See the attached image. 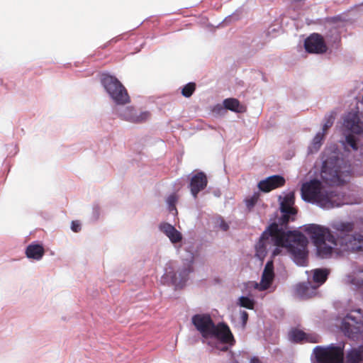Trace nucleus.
<instances>
[{
    "label": "nucleus",
    "instance_id": "1",
    "mask_svg": "<svg viewBox=\"0 0 363 363\" xmlns=\"http://www.w3.org/2000/svg\"><path fill=\"white\" fill-rule=\"evenodd\" d=\"M321 180L313 179L303 183L301 189L302 199L326 210L352 204L340 201L334 191L325 190L324 186L340 184L345 177L354 172L349 159H345L337 146L333 144L324 149L321 153Z\"/></svg>",
    "mask_w": 363,
    "mask_h": 363
},
{
    "label": "nucleus",
    "instance_id": "2",
    "mask_svg": "<svg viewBox=\"0 0 363 363\" xmlns=\"http://www.w3.org/2000/svg\"><path fill=\"white\" fill-rule=\"evenodd\" d=\"M268 246L273 245H287V249L291 253L294 262L298 266H305L307 262L306 247L308 240L301 232L297 230L288 231L286 233H281L274 238L268 239Z\"/></svg>",
    "mask_w": 363,
    "mask_h": 363
},
{
    "label": "nucleus",
    "instance_id": "3",
    "mask_svg": "<svg viewBox=\"0 0 363 363\" xmlns=\"http://www.w3.org/2000/svg\"><path fill=\"white\" fill-rule=\"evenodd\" d=\"M191 323L204 338H214L222 342H228L230 345L235 342L229 327L223 323L216 325L209 314L194 315Z\"/></svg>",
    "mask_w": 363,
    "mask_h": 363
},
{
    "label": "nucleus",
    "instance_id": "4",
    "mask_svg": "<svg viewBox=\"0 0 363 363\" xmlns=\"http://www.w3.org/2000/svg\"><path fill=\"white\" fill-rule=\"evenodd\" d=\"M182 265H179L177 262L169 261L164 268V273L161 277L163 284L173 286L175 288H183L189 278V274L193 272V263L194 260V253L189 252L186 258H183Z\"/></svg>",
    "mask_w": 363,
    "mask_h": 363
},
{
    "label": "nucleus",
    "instance_id": "5",
    "mask_svg": "<svg viewBox=\"0 0 363 363\" xmlns=\"http://www.w3.org/2000/svg\"><path fill=\"white\" fill-rule=\"evenodd\" d=\"M305 232L311 237L316 247V255L320 259L332 257L335 247L339 246L330 230V228L317 224L304 225Z\"/></svg>",
    "mask_w": 363,
    "mask_h": 363
},
{
    "label": "nucleus",
    "instance_id": "6",
    "mask_svg": "<svg viewBox=\"0 0 363 363\" xmlns=\"http://www.w3.org/2000/svg\"><path fill=\"white\" fill-rule=\"evenodd\" d=\"M343 127L345 131L344 138L340 140L345 152H357L359 148V141L351 133L359 134L363 131L360 119L357 114L349 113L343 120Z\"/></svg>",
    "mask_w": 363,
    "mask_h": 363
},
{
    "label": "nucleus",
    "instance_id": "7",
    "mask_svg": "<svg viewBox=\"0 0 363 363\" xmlns=\"http://www.w3.org/2000/svg\"><path fill=\"white\" fill-rule=\"evenodd\" d=\"M288 231H291V230L288 229V227L280 226L277 223H273L270 224L262 233L258 242L255 245L256 256L259 259H263L267 255L268 251L271 250L272 247H274V250L272 251V257H276L278 255H279L281 252L280 247H287V245H273L268 246L267 241H268V239H269V238H274V237H276L277 235L279 236L281 235V233H286V232Z\"/></svg>",
    "mask_w": 363,
    "mask_h": 363
},
{
    "label": "nucleus",
    "instance_id": "8",
    "mask_svg": "<svg viewBox=\"0 0 363 363\" xmlns=\"http://www.w3.org/2000/svg\"><path fill=\"white\" fill-rule=\"evenodd\" d=\"M101 83L109 97L116 105H124L130 101V97L125 87L113 75L103 73Z\"/></svg>",
    "mask_w": 363,
    "mask_h": 363
},
{
    "label": "nucleus",
    "instance_id": "9",
    "mask_svg": "<svg viewBox=\"0 0 363 363\" xmlns=\"http://www.w3.org/2000/svg\"><path fill=\"white\" fill-rule=\"evenodd\" d=\"M340 330L352 340H358L363 332V314L361 309L347 313L342 320Z\"/></svg>",
    "mask_w": 363,
    "mask_h": 363
},
{
    "label": "nucleus",
    "instance_id": "10",
    "mask_svg": "<svg viewBox=\"0 0 363 363\" xmlns=\"http://www.w3.org/2000/svg\"><path fill=\"white\" fill-rule=\"evenodd\" d=\"M344 345L331 344L325 347L316 346L311 355L312 363H342Z\"/></svg>",
    "mask_w": 363,
    "mask_h": 363
},
{
    "label": "nucleus",
    "instance_id": "11",
    "mask_svg": "<svg viewBox=\"0 0 363 363\" xmlns=\"http://www.w3.org/2000/svg\"><path fill=\"white\" fill-rule=\"evenodd\" d=\"M354 226L353 221L334 220L330 223V230L334 236L335 242L339 245L353 232Z\"/></svg>",
    "mask_w": 363,
    "mask_h": 363
},
{
    "label": "nucleus",
    "instance_id": "12",
    "mask_svg": "<svg viewBox=\"0 0 363 363\" xmlns=\"http://www.w3.org/2000/svg\"><path fill=\"white\" fill-rule=\"evenodd\" d=\"M294 203V195L293 193L286 194L280 202V211L282 213L281 217L278 220L280 226L288 227L291 216H295L296 210L293 208Z\"/></svg>",
    "mask_w": 363,
    "mask_h": 363
},
{
    "label": "nucleus",
    "instance_id": "13",
    "mask_svg": "<svg viewBox=\"0 0 363 363\" xmlns=\"http://www.w3.org/2000/svg\"><path fill=\"white\" fill-rule=\"evenodd\" d=\"M304 48L307 52L323 54L327 51V45L323 36L319 33H312L304 40Z\"/></svg>",
    "mask_w": 363,
    "mask_h": 363
},
{
    "label": "nucleus",
    "instance_id": "14",
    "mask_svg": "<svg viewBox=\"0 0 363 363\" xmlns=\"http://www.w3.org/2000/svg\"><path fill=\"white\" fill-rule=\"evenodd\" d=\"M190 182L189 188L191 196L194 199H197L198 194L203 191L208 184V179L206 174L203 172H198L189 174Z\"/></svg>",
    "mask_w": 363,
    "mask_h": 363
},
{
    "label": "nucleus",
    "instance_id": "15",
    "mask_svg": "<svg viewBox=\"0 0 363 363\" xmlns=\"http://www.w3.org/2000/svg\"><path fill=\"white\" fill-rule=\"evenodd\" d=\"M342 251H362L363 250V235L359 233L350 234L339 243Z\"/></svg>",
    "mask_w": 363,
    "mask_h": 363
},
{
    "label": "nucleus",
    "instance_id": "16",
    "mask_svg": "<svg viewBox=\"0 0 363 363\" xmlns=\"http://www.w3.org/2000/svg\"><path fill=\"white\" fill-rule=\"evenodd\" d=\"M274 277V263L272 260H269L263 270L261 281L256 284L255 288L259 291H265L270 288Z\"/></svg>",
    "mask_w": 363,
    "mask_h": 363
},
{
    "label": "nucleus",
    "instance_id": "17",
    "mask_svg": "<svg viewBox=\"0 0 363 363\" xmlns=\"http://www.w3.org/2000/svg\"><path fill=\"white\" fill-rule=\"evenodd\" d=\"M284 183V178L281 175L276 174L260 181L258 183V188L263 192H269L272 189L283 186Z\"/></svg>",
    "mask_w": 363,
    "mask_h": 363
},
{
    "label": "nucleus",
    "instance_id": "18",
    "mask_svg": "<svg viewBox=\"0 0 363 363\" xmlns=\"http://www.w3.org/2000/svg\"><path fill=\"white\" fill-rule=\"evenodd\" d=\"M159 230L169 238L173 245H177L183 239L182 234L174 225L168 223H161L159 225Z\"/></svg>",
    "mask_w": 363,
    "mask_h": 363
},
{
    "label": "nucleus",
    "instance_id": "19",
    "mask_svg": "<svg viewBox=\"0 0 363 363\" xmlns=\"http://www.w3.org/2000/svg\"><path fill=\"white\" fill-rule=\"evenodd\" d=\"M317 286L310 282H303L296 285V293L301 298H308L315 294Z\"/></svg>",
    "mask_w": 363,
    "mask_h": 363
},
{
    "label": "nucleus",
    "instance_id": "20",
    "mask_svg": "<svg viewBox=\"0 0 363 363\" xmlns=\"http://www.w3.org/2000/svg\"><path fill=\"white\" fill-rule=\"evenodd\" d=\"M45 254L43 246L39 243L33 242L26 249V255L28 258L35 260H40Z\"/></svg>",
    "mask_w": 363,
    "mask_h": 363
},
{
    "label": "nucleus",
    "instance_id": "21",
    "mask_svg": "<svg viewBox=\"0 0 363 363\" xmlns=\"http://www.w3.org/2000/svg\"><path fill=\"white\" fill-rule=\"evenodd\" d=\"M114 112L121 119L133 123L136 111L132 106H127L116 108Z\"/></svg>",
    "mask_w": 363,
    "mask_h": 363
},
{
    "label": "nucleus",
    "instance_id": "22",
    "mask_svg": "<svg viewBox=\"0 0 363 363\" xmlns=\"http://www.w3.org/2000/svg\"><path fill=\"white\" fill-rule=\"evenodd\" d=\"M325 39L328 45L337 48L341 39L340 33L336 27H333L326 33Z\"/></svg>",
    "mask_w": 363,
    "mask_h": 363
},
{
    "label": "nucleus",
    "instance_id": "23",
    "mask_svg": "<svg viewBox=\"0 0 363 363\" xmlns=\"http://www.w3.org/2000/svg\"><path fill=\"white\" fill-rule=\"evenodd\" d=\"M223 106L226 110H230L235 113H243L245 108L240 104V101L235 98H228L223 100Z\"/></svg>",
    "mask_w": 363,
    "mask_h": 363
},
{
    "label": "nucleus",
    "instance_id": "24",
    "mask_svg": "<svg viewBox=\"0 0 363 363\" xmlns=\"http://www.w3.org/2000/svg\"><path fill=\"white\" fill-rule=\"evenodd\" d=\"M347 363H363V346L352 348L347 352Z\"/></svg>",
    "mask_w": 363,
    "mask_h": 363
},
{
    "label": "nucleus",
    "instance_id": "25",
    "mask_svg": "<svg viewBox=\"0 0 363 363\" xmlns=\"http://www.w3.org/2000/svg\"><path fill=\"white\" fill-rule=\"evenodd\" d=\"M346 282L357 289L363 288V270L347 275Z\"/></svg>",
    "mask_w": 363,
    "mask_h": 363
},
{
    "label": "nucleus",
    "instance_id": "26",
    "mask_svg": "<svg viewBox=\"0 0 363 363\" xmlns=\"http://www.w3.org/2000/svg\"><path fill=\"white\" fill-rule=\"evenodd\" d=\"M328 271L325 269H315L313 271V280L315 286L318 288L325 283L328 276Z\"/></svg>",
    "mask_w": 363,
    "mask_h": 363
},
{
    "label": "nucleus",
    "instance_id": "27",
    "mask_svg": "<svg viewBox=\"0 0 363 363\" xmlns=\"http://www.w3.org/2000/svg\"><path fill=\"white\" fill-rule=\"evenodd\" d=\"M324 136V132H318L316 133L313 139L311 145L308 147V152L310 153L317 152L320 148Z\"/></svg>",
    "mask_w": 363,
    "mask_h": 363
},
{
    "label": "nucleus",
    "instance_id": "28",
    "mask_svg": "<svg viewBox=\"0 0 363 363\" xmlns=\"http://www.w3.org/2000/svg\"><path fill=\"white\" fill-rule=\"evenodd\" d=\"M306 335V333L298 329H294L289 333V339L292 342L300 343L304 342Z\"/></svg>",
    "mask_w": 363,
    "mask_h": 363
},
{
    "label": "nucleus",
    "instance_id": "29",
    "mask_svg": "<svg viewBox=\"0 0 363 363\" xmlns=\"http://www.w3.org/2000/svg\"><path fill=\"white\" fill-rule=\"evenodd\" d=\"M238 306L247 309H253L255 305V301L253 298L248 296H241L237 303Z\"/></svg>",
    "mask_w": 363,
    "mask_h": 363
},
{
    "label": "nucleus",
    "instance_id": "30",
    "mask_svg": "<svg viewBox=\"0 0 363 363\" xmlns=\"http://www.w3.org/2000/svg\"><path fill=\"white\" fill-rule=\"evenodd\" d=\"M150 113L147 111H141L139 113L136 111L133 123H141L145 122L150 118Z\"/></svg>",
    "mask_w": 363,
    "mask_h": 363
},
{
    "label": "nucleus",
    "instance_id": "31",
    "mask_svg": "<svg viewBox=\"0 0 363 363\" xmlns=\"http://www.w3.org/2000/svg\"><path fill=\"white\" fill-rule=\"evenodd\" d=\"M177 201V196L175 194L169 195L167 199V203L168 204V208L169 212L172 213H177L176 208V203Z\"/></svg>",
    "mask_w": 363,
    "mask_h": 363
},
{
    "label": "nucleus",
    "instance_id": "32",
    "mask_svg": "<svg viewBox=\"0 0 363 363\" xmlns=\"http://www.w3.org/2000/svg\"><path fill=\"white\" fill-rule=\"evenodd\" d=\"M195 88H196V85L194 82H189L188 84H186L182 89V94L184 96V97H190L194 90H195Z\"/></svg>",
    "mask_w": 363,
    "mask_h": 363
},
{
    "label": "nucleus",
    "instance_id": "33",
    "mask_svg": "<svg viewBox=\"0 0 363 363\" xmlns=\"http://www.w3.org/2000/svg\"><path fill=\"white\" fill-rule=\"evenodd\" d=\"M335 121V116L331 113L329 115H326L324 118V123L323 125V131L325 134L326 130L330 128Z\"/></svg>",
    "mask_w": 363,
    "mask_h": 363
},
{
    "label": "nucleus",
    "instance_id": "34",
    "mask_svg": "<svg viewBox=\"0 0 363 363\" xmlns=\"http://www.w3.org/2000/svg\"><path fill=\"white\" fill-rule=\"evenodd\" d=\"M212 112L215 116H222L226 113V109L223 104H218L213 106Z\"/></svg>",
    "mask_w": 363,
    "mask_h": 363
},
{
    "label": "nucleus",
    "instance_id": "35",
    "mask_svg": "<svg viewBox=\"0 0 363 363\" xmlns=\"http://www.w3.org/2000/svg\"><path fill=\"white\" fill-rule=\"evenodd\" d=\"M320 340V337L316 333H306L304 342L318 343Z\"/></svg>",
    "mask_w": 363,
    "mask_h": 363
},
{
    "label": "nucleus",
    "instance_id": "36",
    "mask_svg": "<svg viewBox=\"0 0 363 363\" xmlns=\"http://www.w3.org/2000/svg\"><path fill=\"white\" fill-rule=\"evenodd\" d=\"M217 223L218 224L220 228L223 231H228L229 229V225L222 218V217L219 216L217 218Z\"/></svg>",
    "mask_w": 363,
    "mask_h": 363
},
{
    "label": "nucleus",
    "instance_id": "37",
    "mask_svg": "<svg viewBox=\"0 0 363 363\" xmlns=\"http://www.w3.org/2000/svg\"><path fill=\"white\" fill-rule=\"evenodd\" d=\"M71 230L74 233L79 232L81 230V223L78 220L72 221Z\"/></svg>",
    "mask_w": 363,
    "mask_h": 363
},
{
    "label": "nucleus",
    "instance_id": "38",
    "mask_svg": "<svg viewBox=\"0 0 363 363\" xmlns=\"http://www.w3.org/2000/svg\"><path fill=\"white\" fill-rule=\"evenodd\" d=\"M240 318L242 320V325L245 327L248 320V313L245 311H240Z\"/></svg>",
    "mask_w": 363,
    "mask_h": 363
},
{
    "label": "nucleus",
    "instance_id": "39",
    "mask_svg": "<svg viewBox=\"0 0 363 363\" xmlns=\"http://www.w3.org/2000/svg\"><path fill=\"white\" fill-rule=\"evenodd\" d=\"M240 18L239 13L238 12H235L228 16H227L225 18V22L228 23L231 22L232 21H238Z\"/></svg>",
    "mask_w": 363,
    "mask_h": 363
},
{
    "label": "nucleus",
    "instance_id": "40",
    "mask_svg": "<svg viewBox=\"0 0 363 363\" xmlns=\"http://www.w3.org/2000/svg\"><path fill=\"white\" fill-rule=\"evenodd\" d=\"M257 202V198L255 196H252L246 200V205L248 208L253 207Z\"/></svg>",
    "mask_w": 363,
    "mask_h": 363
},
{
    "label": "nucleus",
    "instance_id": "41",
    "mask_svg": "<svg viewBox=\"0 0 363 363\" xmlns=\"http://www.w3.org/2000/svg\"><path fill=\"white\" fill-rule=\"evenodd\" d=\"M99 206L98 205H94L93 206V218L94 220H97L99 217Z\"/></svg>",
    "mask_w": 363,
    "mask_h": 363
},
{
    "label": "nucleus",
    "instance_id": "42",
    "mask_svg": "<svg viewBox=\"0 0 363 363\" xmlns=\"http://www.w3.org/2000/svg\"><path fill=\"white\" fill-rule=\"evenodd\" d=\"M121 39L120 36H117L116 38H113L111 40H110L108 43H106L102 48H106L108 45H111V43H117Z\"/></svg>",
    "mask_w": 363,
    "mask_h": 363
},
{
    "label": "nucleus",
    "instance_id": "43",
    "mask_svg": "<svg viewBox=\"0 0 363 363\" xmlns=\"http://www.w3.org/2000/svg\"><path fill=\"white\" fill-rule=\"evenodd\" d=\"M218 341L220 343H222V342H220V340H218ZM223 344H226L227 345H224V346H223L222 347H220V350L221 351H224V352L228 351V350L229 347H230V346H231V345H230L229 343H228V342H223Z\"/></svg>",
    "mask_w": 363,
    "mask_h": 363
},
{
    "label": "nucleus",
    "instance_id": "44",
    "mask_svg": "<svg viewBox=\"0 0 363 363\" xmlns=\"http://www.w3.org/2000/svg\"><path fill=\"white\" fill-rule=\"evenodd\" d=\"M250 363H262L261 360L256 356L250 358Z\"/></svg>",
    "mask_w": 363,
    "mask_h": 363
}]
</instances>
